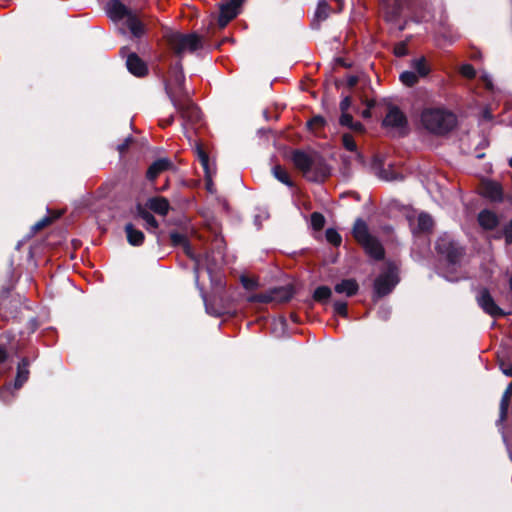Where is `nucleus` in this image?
<instances>
[{
	"mask_svg": "<svg viewBox=\"0 0 512 512\" xmlns=\"http://www.w3.org/2000/svg\"><path fill=\"white\" fill-rule=\"evenodd\" d=\"M148 207L155 213L165 216L170 209L169 201L163 197H153L148 200Z\"/></svg>",
	"mask_w": 512,
	"mask_h": 512,
	"instance_id": "5701e85b",
	"label": "nucleus"
},
{
	"mask_svg": "<svg viewBox=\"0 0 512 512\" xmlns=\"http://www.w3.org/2000/svg\"><path fill=\"white\" fill-rule=\"evenodd\" d=\"M509 403L510 402L504 401L502 399L500 401L499 417H500V420H502V421L507 419Z\"/></svg>",
	"mask_w": 512,
	"mask_h": 512,
	"instance_id": "79ce46f5",
	"label": "nucleus"
},
{
	"mask_svg": "<svg viewBox=\"0 0 512 512\" xmlns=\"http://www.w3.org/2000/svg\"><path fill=\"white\" fill-rule=\"evenodd\" d=\"M106 12L113 22L119 23L124 21V25L129 30L132 37L140 38L145 34L146 28L142 20L121 1H109L106 4Z\"/></svg>",
	"mask_w": 512,
	"mask_h": 512,
	"instance_id": "20e7f679",
	"label": "nucleus"
},
{
	"mask_svg": "<svg viewBox=\"0 0 512 512\" xmlns=\"http://www.w3.org/2000/svg\"><path fill=\"white\" fill-rule=\"evenodd\" d=\"M243 0H226L219 5L220 13L218 24L221 28L225 27L239 13V7Z\"/></svg>",
	"mask_w": 512,
	"mask_h": 512,
	"instance_id": "2eb2a0df",
	"label": "nucleus"
},
{
	"mask_svg": "<svg viewBox=\"0 0 512 512\" xmlns=\"http://www.w3.org/2000/svg\"><path fill=\"white\" fill-rule=\"evenodd\" d=\"M337 63L343 65V66H346V63L344 62V60L342 58H337Z\"/></svg>",
	"mask_w": 512,
	"mask_h": 512,
	"instance_id": "052dcab7",
	"label": "nucleus"
},
{
	"mask_svg": "<svg viewBox=\"0 0 512 512\" xmlns=\"http://www.w3.org/2000/svg\"><path fill=\"white\" fill-rule=\"evenodd\" d=\"M363 130V125L360 122L354 121V133L361 132Z\"/></svg>",
	"mask_w": 512,
	"mask_h": 512,
	"instance_id": "864d4df0",
	"label": "nucleus"
},
{
	"mask_svg": "<svg viewBox=\"0 0 512 512\" xmlns=\"http://www.w3.org/2000/svg\"><path fill=\"white\" fill-rule=\"evenodd\" d=\"M404 29H405V24H403V25L399 26V30H400V31H403Z\"/></svg>",
	"mask_w": 512,
	"mask_h": 512,
	"instance_id": "69168bd1",
	"label": "nucleus"
},
{
	"mask_svg": "<svg viewBox=\"0 0 512 512\" xmlns=\"http://www.w3.org/2000/svg\"><path fill=\"white\" fill-rule=\"evenodd\" d=\"M137 214L145 221L147 230H155L158 228V222L155 217L140 205L137 207Z\"/></svg>",
	"mask_w": 512,
	"mask_h": 512,
	"instance_id": "c85d7f7f",
	"label": "nucleus"
},
{
	"mask_svg": "<svg viewBox=\"0 0 512 512\" xmlns=\"http://www.w3.org/2000/svg\"><path fill=\"white\" fill-rule=\"evenodd\" d=\"M331 294L332 291L328 286H319L315 289L313 297L316 301H325L330 298Z\"/></svg>",
	"mask_w": 512,
	"mask_h": 512,
	"instance_id": "473e14b6",
	"label": "nucleus"
},
{
	"mask_svg": "<svg viewBox=\"0 0 512 512\" xmlns=\"http://www.w3.org/2000/svg\"><path fill=\"white\" fill-rule=\"evenodd\" d=\"M174 121V116L171 115L169 118H167L166 120H163L162 121V125L163 126H168V125H171Z\"/></svg>",
	"mask_w": 512,
	"mask_h": 512,
	"instance_id": "5fc2aeb1",
	"label": "nucleus"
},
{
	"mask_svg": "<svg viewBox=\"0 0 512 512\" xmlns=\"http://www.w3.org/2000/svg\"><path fill=\"white\" fill-rule=\"evenodd\" d=\"M481 194L492 202H502L503 189L501 184L495 181H485L482 184Z\"/></svg>",
	"mask_w": 512,
	"mask_h": 512,
	"instance_id": "f3484780",
	"label": "nucleus"
},
{
	"mask_svg": "<svg viewBox=\"0 0 512 512\" xmlns=\"http://www.w3.org/2000/svg\"><path fill=\"white\" fill-rule=\"evenodd\" d=\"M354 241L364 250L365 254L374 261H381L385 257V249L380 240L369 232L366 221L357 218L354 221Z\"/></svg>",
	"mask_w": 512,
	"mask_h": 512,
	"instance_id": "39448f33",
	"label": "nucleus"
},
{
	"mask_svg": "<svg viewBox=\"0 0 512 512\" xmlns=\"http://www.w3.org/2000/svg\"><path fill=\"white\" fill-rule=\"evenodd\" d=\"M273 175L281 183L287 186H292V182L290 180L288 173L281 166H275L273 168Z\"/></svg>",
	"mask_w": 512,
	"mask_h": 512,
	"instance_id": "2f4dec72",
	"label": "nucleus"
},
{
	"mask_svg": "<svg viewBox=\"0 0 512 512\" xmlns=\"http://www.w3.org/2000/svg\"><path fill=\"white\" fill-rule=\"evenodd\" d=\"M195 152H196L197 158L204 170L205 178H206V182H207L206 183L207 188H208V190L211 191V185H212L211 178H212V175L215 173V169L210 163L209 156L207 155V153L203 150V148L200 145L196 146Z\"/></svg>",
	"mask_w": 512,
	"mask_h": 512,
	"instance_id": "a211bd4d",
	"label": "nucleus"
},
{
	"mask_svg": "<svg viewBox=\"0 0 512 512\" xmlns=\"http://www.w3.org/2000/svg\"><path fill=\"white\" fill-rule=\"evenodd\" d=\"M310 223H311V227L314 230L319 231L324 227L325 218L321 213L313 212L310 217Z\"/></svg>",
	"mask_w": 512,
	"mask_h": 512,
	"instance_id": "72a5a7b5",
	"label": "nucleus"
},
{
	"mask_svg": "<svg viewBox=\"0 0 512 512\" xmlns=\"http://www.w3.org/2000/svg\"><path fill=\"white\" fill-rule=\"evenodd\" d=\"M374 105L373 102H369L368 105H367V108L364 109L361 113H362V116L363 118H370L371 117V111H370V108Z\"/></svg>",
	"mask_w": 512,
	"mask_h": 512,
	"instance_id": "8fccbe9b",
	"label": "nucleus"
},
{
	"mask_svg": "<svg viewBox=\"0 0 512 512\" xmlns=\"http://www.w3.org/2000/svg\"><path fill=\"white\" fill-rule=\"evenodd\" d=\"M382 126L385 128L398 129L400 135H406L408 131V119L403 111L395 105H388L387 113L382 121Z\"/></svg>",
	"mask_w": 512,
	"mask_h": 512,
	"instance_id": "f8f14e48",
	"label": "nucleus"
},
{
	"mask_svg": "<svg viewBox=\"0 0 512 512\" xmlns=\"http://www.w3.org/2000/svg\"><path fill=\"white\" fill-rule=\"evenodd\" d=\"M479 225L487 231L494 230L499 224L497 214L489 209H483L477 216Z\"/></svg>",
	"mask_w": 512,
	"mask_h": 512,
	"instance_id": "aec40b11",
	"label": "nucleus"
},
{
	"mask_svg": "<svg viewBox=\"0 0 512 512\" xmlns=\"http://www.w3.org/2000/svg\"><path fill=\"white\" fill-rule=\"evenodd\" d=\"M7 349L4 344L0 343V363L4 362L7 358Z\"/></svg>",
	"mask_w": 512,
	"mask_h": 512,
	"instance_id": "de8ad7c7",
	"label": "nucleus"
},
{
	"mask_svg": "<svg viewBox=\"0 0 512 512\" xmlns=\"http://www.w3.org/2000/svg\"><path fill=\"white\" fill-rule=\"evenodd\" d=\"M499 368L504 375L512 377V364L507 363L505 360H500Z\"/></svg>",
	"mask_w": 512,
	"mask_h": 512,
	"instance_id": "37998d69",
	"label": "nucleus"
},
{
	"mask_svg": "<svg viewBox=\"0 0 512 512\" xmlns=\"http://www.w3.org/2000/svg\"><path fill=\"white\" fill-rule=\"evenodd\" d=\"M380 2L384 10V19L387 22L396 23L402 14L405 0H380Z\"/></svg>",
	"mask_w": 512,
	"mask_h": 512,
	"instance_id": "dca6fc26",
	"label": "nucleus"
},
{
	"mask_svg": "<svg viewBox=\"0 0 512 512\" xmlns=\"http://www.w3.org/2000/svg\"><path fill=\"white\" fill-rule=\"evenodd\" d=\"M509 285H510V289L512 290V276H511V278L509 280Z\"/></svg>",
	"mask_w": 512,
	"mask_h": 512,
	"instance_id": "338daca9",
	"label": "nucleus"
},
{
	"mask_svg": "<svg viewBox=\"0 0 512 512\" xmlns=\"http://www.w3.org/2000/svg\"><path fill=\"white\" fill-rule=\"evenodd\" d=\"M171 166L172 163L167 158H161L154 161L147 170V179L154 181L159 174L168 170Z\"/></svg>",
	"mask_w": 512,
	"mask_h": 512,
	"instance_id": "4be33fe9",
	"label": "nucleus"
},
{
	"mask_svg": "<svg viewBox=\"0 0 512 512\" xmlns=\"http://www.w3.org/2000/svg\"><path fill=\"white\" fill-rule=\"evenodd\" d=\"M394 55L396 57H404L408 54V46L406 42H399L394 46Z\"/></svg>",
	"mask_w": 512,
	"mask_h": 512,
	"instance_id": "58836bf2",
	"label": "nucleus"
},
{
	"mask_svg": "<svg viewBox=\"0 0 512 512\" xmlns=\"http://www.w3.org/2000/svg\"><path fill=\"white\" fill-rule=\"evenodd\" d=\"M129 140H130L129 138L126 139V141L124 143H122L121 145L118 146V150L121 153L124 152L127 149L128 145H129Z\"/></svg>",
	"mask_w": 512,
	"mask_h": 512,
	"instance_id": "603ef678",
	"label": "nucleus"
},
{
	"mask_svg": "<svg viewBox=\"0 0 512 512\" xmlns=\"http://www.w3.org/2000/svg\"><path fill=\"white\" fill-rule=\"evenodd\" d=\"M269 294L270 297L272 298V302L284 303L288 302L293 297L294 290L292 286L286 285L270 289Z\"/></svg>",
	"mask_w": 512,
	"mask_h": 512,
	"instance_id": "412c9836",
	"label": "nucleus"
},
{
	"mask_svg": "<svg viewBox=\"0 0 512 512\" xmlns=\"http://www.w3.org/2000/svg\"><path fill=\"white\" fill-rule=\"evenodd\" d=\"M184 81L185 76L183 73L182 63L181 60H178L176 63L171 65L165 79V90L171 101L173 94L177 98L187 96L189 94L184 87Z\"/></svg>",
	"mask_w": 512,
	"mask_h": 512,
	"instance_id": "1a4fd4ad",
	"label": "nucleus"
},
{
	"mask_svg": "<svg viewBox=\"0 0 512 512\" xmlns=\"http://www.w3.org/2000/svg\"><path fill=\"white\" fill-rule=\"evenodd\" d=\"M411 67L415 70L418 77H426L430 73V67L427 64L425 57L413 59Z\"/></svg>",
	"mask_w": 512,
	"mask_h": 512,
	"instance_id": "bb28decb",
	"label": "nucleus"
},
{
	"mask_svg": "<svg viewBox=\"0 0 512 512\" xmlns=\"http://www.w3.org/2000/svg\"><path fill=\"white\" fill-rule=\"evenodd\" d=\"M342 143L347 151H352V135L350 133L342 135Z\"/></svg>",
	"mask_w": 512,
	"mask_h": 512,
	"instance_id": "c03bdc74",
	"label": "nucleus"
},
{
	"mask_svg": "<svg viewBox=\"0 0 512 512\" xmlns=\"http://www.w3.org/2000/svg\"><path fill=\"white\" fill-rule=\"evenodd\" d=\"M170 238L175 245L183 244L187 255L192 258L195 262L194 264V274H195V282L197 286H199V276L200 271L202 269H206L207 273L210 277H212L213 273L218 269L220 263L223 261V251L221 249L222 239H215V246L217 251L213 253H207L204 259H200L197 257L191 250L190 245L187 243L186 238L183 234L180 233H171Z\"/></svg>",
	"mask_w": 512,
	"mask_h": 512,
	"instance_id": "f257e3e1",
	"label": "nucleus"
},
{
	"mask_svg": "<svg viewBox=\"0 0 512 512\" xmlns=\"http://www.w3.org/2000/svg\"><path fill=\"white\" fill-rule=\"evenodd\" d=\"M423 127L436 136H446L457 126V116L443 108H426L421 114Z\"/></svg>",
	"mask_w": 512,
	"mask_h": 512,
	"instance_id": "f03ea898",
	"label": "nucleus"
},
{
	"mask_svg": "<svg viewBox=\"0 0 512 512\" xmlns=\"http://www.w3.org/2000/svg\"><path fill=\"white\" fill-rule=\"evenodd\" d=\"M359 286L357 282L354 280V295L358 292Z\"/></svg>",
	"mask_w": 512,
	"mask_h": 512,
	"instance_id": "bf43d9fd",
	"label": "nucleus"
},
{
	"mask_svg": "<svg viewBox=\"0 0 512 512\" xmlns=\"http://www.w3.org/2000/svg\"><path fill=\"white\" fill-rule=\"evenodd\" d=\"M334 313L336 315L347 318L348 317V305L346 302L336 300L334 302Z\"/></svg>",
	"mask_w": 512,
	"mask_h": 512,
	"instance_id": "e433bc0d",
	"label": "nucleus"
},
{
	"mask_svg": "<svg viewBox=\"0 0 512 512\" xmlns=\"http://www.w3.org/2000/svg\"><path fill=\"white\" fill-rule=\"evenodd\" d=\"M434 221L427 213H420L417 219V230L422 233L430 232L433 228Z\"/></svg>",
	"mask_w": 512,
	"mask_h": 512,
	"instance_id": "cd10ccee",
	"label": "nucleus"
},
{
	"mask_svg": "<svg viewBox=\"0 0 512 512\" xmlns=\"http://www.w3.org/2000/svg\"><path fill=\"white\" fill-rule=\"evenodd\" d=\"M503 235L505 238V242L507 245L512 244V218L511 220L504 226Z\"/></svg>",
	"mask_w": 512,
	"mask_h": 512,
	"instance_id": "ea45409f",
	"label": "nucleus"
},
{
	"mask_svg": "<svg viewBox=\"0 0 512 512\" xmlns=\"http://www.w3.org/2000/svg\"><path fill=\"white\" fill-rule=\"evenodd\" d=\"M172 105L180 114L183 123L182 127L186 131L187 125H193L201 120L199 108L191 101L189 94L180 98L172 96Z\"/></svg>",
	"mask_w": 512,
	"mask_h": 512,
	"instance_id": "9b49d317",
	"label": "nucleus"
},
{
	"mask_svg": "<svg viewBox=\"0 0 512 512\" xmlns=\"http://www.w3.org/2000/svg\"><path fill=\"white\" fill-rule=\"evenodd\" d=\"M506 394L512 396V381L508 384V386L506 387L505 391H504Z\"/></svg>",
	"mask_w": 512,
	"mask_h": 512,
	"instance_id": "6e6d98bb",
	"label": "nucleus"
},
{
	"mask_svg": "<svg viewBox=\"0 0 512 512\" xmlns=\"http://www.w3.org/2000/svg\"><path fill=\"white\" fill-rule=\"evenodd\" d=\"M399 79L407 87H413L419 81V77L414 71H403Z\"/></svg>",
	"mask_w": 512,
	"mask_h": 512,
	"instance_id": "7c9ffc66",
	"label": "nucleus"
},
{
	"mask_svg": "<svg viewBox=\"0 0 512 512\" xmlns=\"http://www.w3.org/2000/svg\"><path fill=\"white\" fill-rule=\"evenodd\" d=\"M435 251L452 267L459 266L466 253L465 248L448 234L437 238Z\"/></svg>",
	"mask_w": 512,
	"mask_h": 512,
	"instance_id": "0eeeda50",
	"label": "nucleus"
},
{
	"mask_svg": "<svg viewBox=\"0 0 512 512\" xmlns=\"http://www.w3.org/2000/svg\"><path fill=\"white\" fill-rule=\"evenodd\" d=\"M200 290H202V288H200ZM201 295H202V298H203L204 303H205L206 312H207L208 314L213 315V316H216V317L220 316V315H221V313H220L219 311L214 310V308H211V307L209 306V304H208V303H207V301H206V298H205V296H204L203 291H201Z\"/></svg>",
	"mask_w": 512,
	"mask_h": 512,
	"instance_id": "49530a36",
	"label": "nucleus"
},
{
	"mask_svg": "<svg viewBox=\"0 0 512 512\" xmlns=\"http://www.w3.org/2000/svg\"><path fill=\"white\" fill-rule=\"evenodd\" d=\"M9 390H10V386H5L4 388H2L0 390V400H2L4 402L8 401L7 393L9 392Z\"/></svg>",
	"mask_w": 512,
	"mask_h": 512,
	"instance_id": "09e8293b",
	"label": "nucleus"
},
{
	"mask_svg": "<svg viewBox=\"0 0 512 512\" xmlns=\"http://www.w3.org/2000/svg\"><path fill=\"white\" fill-rule=\"evenodd\" d=\"M346 84L349 88L352 87V75H347L346 76Z\"/></svg>",
	"mask_w": 512,
	"mask_h": 512,
	"instance_id": "4d7b16f0",
	"label": "nucleus"
},
{
	"mask_svg": "<svg viewBox=\"0 0 512 512\" xmlns=\"http://www.w3.org/2000/svg\"><path fill=\"white\" fill-rule=\"evenodd\" d=\"M398 282V268L394 263L389 262L385 271L380 273L374 280V295L377 298L389 295Z\"/></svg>",
	"mask_w": 512,
	"mask_h": 512,
	"instance_id": "9d476101",
	"label": "nucleus"
},
{
	"mask_svg": "<svg viewBox=\"0 0 512 512\" xmlns=\"http://www.w3.org/2000/svg\"><path fill=\"white\" fill-rule=\"evenodd\" d=\"M125 232L127 241L130 245L140 246L143 244L145 239L144 233L141 230L136 229L133 224H126Z\"/></svg>",
	"mask_w": 512,
	"mask_h": 512,
	"instance_id": "b1692460",
	"label": "nucleus"
},
{
	"mask_svg": "<svg viewBox=\"0 0 512 512\" xmlns=\"http://www.w3.org/2000/svg\"><path fill=\"white\" fill-rule=\"evenodd\" d=\"M164 38L173 50V52L181 59L186 52H194L202 48V38L196 33L183 34L177 31H166Z\"/></svg>",
	"mask_w": 512,
	"mask_h": 512,
	"instance_id": "423d86ee",
	"label": "nucleus"
},
{
	"mask_svg": "<svg viewBox=\"0 0 512 512\" xmlns=\"http://www.w3.org/2000/svg\"><path fill=\"white\" fill-rule=\"evenodd\" d=\"M353 196H354V200H356V201L360 200V195L357 192L354 191Z\"/></svg>",
	"mask_w": 512,
	"mask_h": 512,
	"instance_id": "680f3d73",
	"label": "nucleus"
},
{
	"mask_svg": "<svg viewBox=\"0 0 512 512\" xmlns=\"http://www.w3.org/2000/svg\"><path fill=\"white\" fill-rule=\"evenodd\" d=\"M325 123L326 121L322 116H315L308 121L307 125L310 129L316 130L322 128L325 125Z\"/></svg>",
	"mask_w": 512,
	"mask_h": 512,
	"instance_id": "4c0bfd02",
	"label": "nucleus"
},
{
	"mask_svg": "<svg viewBox=\"0 0 512 512\" xmlns=\"http://www.w3.org/2000/svg\"><path fill=\"white\" fill-rule=\"evenodd\" d=\"M353 81H354V87H355L357 84V81H358V77L356 75H354Z\"/></svg>",
	"mask_w": 512,
	"mask_h": 512,
	"instance_id": "0e129e2a",
	"label": "nucleus"
},
{
	"mask_svg": "<svg viewBox=\"0 0 512 512\" xmlns=\"http://www.w3.org/2000/svg\"><path fill=\"white\" fill-rule=\"evenodd\" d=\"M119 32H120L121 34H123V35H126V29H125V28H123V27H120V28H119Z\"/></svg>",
	"mask_w": 512,
	"mask_h": 512,
	"instance_id": "e2e57ef3",
	"label": "nucleus"
},
{
	"mask_svg": "<svg viewBox=\"0 0 512 512\" xmlns=\"http://www.w3.org/2000/svg\"><path fill=\"white\" fill-rule=\"evenodd\" d=\"M325 236L327 241L334 246L340 245L342 241L340 234L333 228L327 229Z\"/></svg>",
	"mask_w": 512,
	"mask_h": 512,
	"instance_id": "f704fd0d",
	"label": "nucleus"
},
{
	"mask_svg": "<svg viewBox=\"0 0 512 512\" xmlns=\"http://www.w3.org/2000/svg\"><path fill=\"white\" fill-rule=\"evenodd\" d=\"M509 166L512 168V158L509 160Z\"/></svg>",
	"mask_w": 512,
	"mask_h": 512,
	"instance_id": "774afa93",
	"label": "nucleus"
},
{
	"mask_svg": "<svg viewBox=\"0 0 512 512\" xmlns=\"http://www.w3.org/2000/svg\"><path fill=\"white\" fill-rule=\"evenodd\" d=\"M510 398L511 396L504 392L501 399L510 402Z\"/></svg>",
	"mask_w": 512,
	"mask_h": 512,
	"instance_id": "13d9d810",
	"label": "nucleus"
},
{
	"mask_svg": "<svg viewBox=\"0 0 512 512\" xmlns=\"http://www.w3.org/2000/svg\"><path fill=\"white\" fill-rule=\"evenodd\" d=\"M461 73L463 74V76H465L469 79H472L476 76V71L471 64L463 65L461 68Z\"/></svg>",
	"mask_w": 512,
	"mask_h": 512,
	"instance_id": "a19ab883",
	"label": "nucleus"
},
{
	"mask_svg": "<svg viewBox=\"0 0 512 512\" xmlns=\"http://www.w3.org/2000/svg\"><path fill=\"white\" fill-rule=\"evenodd\" d=\"M334 290L339 295H344L346 297L352 296V280H342L340 283L335 285Z\"/></svg>",
	"mask_w": 512,
	"mask_h": 512,
	"instance_id": "c756f323",
	"label": "nucleus"
},
{
	"mask_svg": "<svg viewBox=\"0 0 512 512\" xmlns=\"http://www.w3.org/2000/svg\"><path fill=\"white\" fill-rule=\"evenodd\" d=\"M242 283H243V286L247 289H251L255 286L254 281L246 279V278L242 279Z\"/></svg>",
	"mask_w": 512,
	"mask_h": 512,
	"instance_id": "3c124183",
	"label": "nucleus"
},
{
	"mask_svg": "<svg viewBox=\"0 0 512 512\" xmlns=\"http://www.w3.org/2000/svg\"><path fill=\"white\" fill-rule=\"evenodd\" d=\"M342 8V0H319L311 23L312 27L318 29L320 24L325 21L330 14L338 13Z\"/></svg>",
	"mask_w": 512,
	"mask_h": 512,
	"instance_id": "ddd939ff",
	"label": "nucleus"
},
{
	"mask_svg": "<svg viewBox=\"0 0 512 512\" xmlns=\"http://www.w3.org/2000/svg\"><path fill=\"white\" fill-rule=\"evenodd\" d=\"M126 66L128 71L137 77L146 75L148 71L145 62L141 60L136 53H131L128 55Z\"/></svg>",
	"mask_w": 512,
	"mask_h": 512,
	"instance_id": "6ab92c4d",
	"label": "nucleus"
},
{
	"mask_svg": "<svg viewBox=\"0 0 512 512\" xmlns=\"http://www.w3.org/2000/svg\"><path fill=\"white\" fill-rule=\"evenodd\" d=\"M354 161H357L363 168H368L380 179L385 181L397 180L399 174L393 170L392 165L389 168H384V160L380 155H373L369 162H367L365 156L358 150L357 145L354 143Z\"/></svg>",
	"mask_w": 512,
	"mask_h": 512,
	"instance_id": "6e6552de",
	"label": "nucleus"
},
{
	"mask_svg": "<svg viewBox=\"0 0 512 512\" xmlns=\"http://www.w3.org/2000/svg\"><path fill=\"white\" fill-rule=\"evenodd\" d=\"M29 362L27 359H22L17 367V375L14 383V388L19 389L27 381L29 376L28 370Z\"/></svg>",
	"mask_w": 512,
	"mask_h": 512,
	"instance_id": "a878e982",
	"label": "nucleus"
},
{
	"mask_svg": "<svg viewBox=\"0 0 512 512\" xmlns=\"http://www.w3.org/2000/svg\"><path fill=\"white\" fill-rule=\"evenodd\" d=\"M351 105V98L349 95L345 96L340 103L341 117L339 123L341 126L352 128V115L349 113Z\"/></svg>",
	"mask_w": 512,
	"mask_h": 512,
	"instance_id": "393cba45",
	"label": "nucleus"
},
{
	"mask_svg": "<svg viewBox=\"0 0 512 512\" xmlns=\"http://www.w3.org/2000/svg\"><path fill=\"white\" fill-rule=\"evenodd\" d=\"M50 222H51L50 217H44L43 219L36 222L32 228L34 231H39V230L43 229L45 226H47Z\"/></svg>",
	"mask_w": 512,
	"mask_h": 512,
	"instance_id": "a18cd8bd",
	"label": "nucleus"
},
{
	"mask_svg": "<svg viewBox=\"0 0 512 512\" xmlns=\"http://www.w3.org/2000/svg\"><path fill=\"white\" fill-rule=\"evenodd\" d=\"M479 307L489 316L500 318L506 316V312L501 309L495 302L490 291L487 288H481L476 296Z\"/></svg>",
	"mask_w": 512,
	"mask_h": 512,
	"instance_id": "4468645a",
	"label": "nucleus"
},
{
	"mask_svg": "<svg viewBox=\"0 0 512 512\" xmlns=\"http://www.w3.org/2000/svg\"><path fill=\"white\" fill-rule=\"evenodd\" d=\"M292 161L309 181L319 182L327 176V167L322 158L315 152L295 150L292 153Z\"/></svg>",
	"mask_w": 512,
	"mask_h": 512,
	"instance_id": "7ed1b4c3",
	"label": "nucleus"
},
{
	"mask_svg": "<svg viewBox=\"0 0 512 512\" xmlns=\"http://www.w3.org/2000/svg\"><path fill=\"white\" fill-rule=\"evenodd\" d=\"M249 302H259V303H270L272 302V298L270 297L269 290L263 293L254 294L248 297Z\"/></svg>",
	"mask_w": 512,
	"mask_h": 512,
	"instance_id": "c9c22d12",
	"label": "nucleus"
}]
</instances>
